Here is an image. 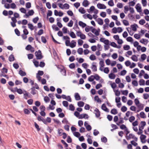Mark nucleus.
Listing matches in <instances>:
<instances>
[{"mask_svg": "<svg viewBox=\"0 0 149 149\" xmlns=\"http://www.w3.org/2000/svg\"><path fill=\"white\" fill-rule=\"evenodd\" d=\"M100 42L103 43L105 44L104 46L105 51L108 50L109 48V44L110 41L104 38H100Z\"/></svg>", "mask_w": 149, "mask_h": 149, "instance_id": "1", "label": "nucleus"}, {"mask_svg": "<svg viewBox=\"0 0 149 149\" xmlns=\"http://www.w3.org/2000/svg\"><path fill=\"white\" fill-rule=\"evenodd\" d=\"M76 42L74 40H72L71 42L70 40L67 41L65 45L67 46H69L71 48L75 47L76 45Z\"/></svg>", "mask_w": 149, "mask_h": 149, "instance_id": "2", "label": "nucleus"}, {"mask_svg": "<svg viewBox=\"0 0 149 149\" xmlns=\"http://www.w3.org/2000/svg\"><path fill=\"white\" fill-rule=\"evenodd\" d=\"M58 5L59 7L62 9H65V10H67L69 8L70 6L68 3H65L64 4L61 3H58Z\"/></svg>", "mask_w": 149, "mask_h": 149, "instance_id": "3", "label": "nucleus"}, {"mask_svg": "<svg viewBox=\"0 0 149 149\" xmlns=\"http://www.w3.org/2000/svg\"><path fill=\"white\" fill-rule=\"evenodd\" d=\"M77 36L80 37L81 39L84 40L86 38V36L80 31H77L76 33Z\"/></svg>", "mask_w": 149, "mask_h": 149, "instance_id": "4", "label": "nucleus"}, {"mask_svg": "<svg viewBox=\"0 0 149 149\" xmlns=\"http://www.w3.org/2000/svg\"><path fill=\"white\" fill-rule=\"evenodd\" d=\"M35 55L38 59H41L43 58L41 52L40 50L36 52L35 53Z\"/></svg>", "mask_w": 149, "mask_h": 149, "instance_id": "5", "label": "nucleus"}, {"mask_svg": "<svg viewBox=\"0 0 149 149\" xmlns=\"http://www.w3.org/2000/svg\"><path fill=\"white\" fill-rule=\"evenodd\" d=\"M34 13V12L33 10H29L28 12L26 13L25 15L24 16V17L25 18H28L30 16L33 15Z\"/></svg>", "mask_w": 149, "mask_h": 149, "instance_id": "6", "label": "nucleus"}, {"mask_svg": "<svg viewBox=\"0 0 149 149\" xmlns=\"http://www.w3.org/2000/svg\"><path fill=\"white\" fill-rule=\"evenodd\" d=\"M44 74V72L43 71L39 70L38 71V73L36 74V77L39 81H41V77L40 76Z\"/></svg>", "mask_w": 149, "mask_h": 149, "instance_id": "7", "label": "nucleus"}, {"mask_svg": "<svg viewBox=\"0 0 149 149\" xmlns=\"http://www.w3.org/2000/svg\"><path fill=\"white\" fill-rule=\"evenodd\" d=\"M91 31L96 36H97L99 35L100 30L99 29H97L94 28H92Z\"/></svg>", "mask_w": 149, "mask_h": 149, "instance_id": "8", "label": "nucleus"}, {"mask_svg": "<svg viewBox=\"0 0 149 149\" xmlns=\"http://www.w3.org/2000/svg\"><path fill=\"white\" fill-rule=\"evenodd\" d=\"M54 15L56 16L62 17L63 15V13L61 11H58L57 10H54Z\"/></svg>", "mask_w": 149, "mask_h": 149, "instance_id": "9", "label": "nucleus"}, {"mask_svg": "<svg viewBox=\"0 0 149 149\" xmlns=\"http://www.w3.org/2000/svg\"><path fill=\"white\" fill-rule=\"evenodd\" d=\"M12 22H11V24L12 26L14 27L16 26V23L17 22V20L15 17H12L11 18Z\"/></svg>", "mask_w": 149, "mask_h": 149, "instance_id": "10", "label": "nucleus"}, {"mask_svg": "<svg viewBox=\"0 0 149 149\" xmlns=\"http://www.w3.org/2000/svg\"><path fill=\"white\" fill-rule=\"evenodd\" d=\"M127 139L128 140L131 139H133L136 141H137V138L135 137L134 135L132 134H130L128 135L127 136Z\"/></svg>", "mask_w": 149, "mask_h": 149, "instance_id": "11", "label": "nucleus"}, {"mask_svg": "<svg viewBox=\"0 0 149 149\" xmlns=\"http://www.w3.org/2000/svg\"><path fill=\"white\" fill-rule=\"evenodd\" d=\"M24 98L25 99H27L28 98H30L31 96L29 95V93L26 91L24 90Z\"/></svg>", "mask_w": 149, "mask_h": 149, "instance_id": "12", "label": "nucleus"}, {"mask_svg": "<svg viewBox=\"0 0 149 149\" xmlns=\"http://www.w3.org/2000/svg\"><path fill=\"white\" fill-rule=\"evenodd\" d=\"M91 68L93 72H96L97 71V68L95 62H93L91 66Z\"/></svg>", "mask_w": 149, "mask_h": 149, "instance_id": "13", "label": "nucleus"}, {"mask_svg": "<svg viewBox=\"0 0 149 149\" xmlns=\"http://www.w3.org/2000/svg\"><path fill=\"white\" fill-rule=\"evenodd\" d=\"M97 7L99 9H105L107 8L106 6L104 4L100 3L97 4Z\"/></svg>", "mask_w": 149, "mask_h": 149, "instance_id": "14", "label": "nucleus"}, {"mask_svg": "<svg viewBox=\"0 0 149 149\" xmlns=\"http://www.w3.org/2000/svg\"><path fill=\"white\" fill-rule=\"evenodd\" d=\"M146 136L143 134H141L140 137V139L141 142L143 143H145L146 142Z\"/></svg>", "mask_w": 149, "mask_h": 149, "instance_id": "15", "label": "nucleus"}, {"mask_svg": "<svg viewBox=\"0 0 149 149\" xmlns=\"http://www.w3.org/2000/svg\"><path fill=\"white\" fill-rule=\"evenodd\" d=\"M100 65L99 70H100L103 68L105 65L104 62L103 60H101L99 62Z\"/></svg>", "mask_w": 149, "mask_h": 149, "instance_id": "16", "label": "nucleus"}, {"mask_svg": "<svg viewBox=\"0 0 149 149\" xmlns=\"http://www.w3.org/2000/svg\"><path fill=\"white\" fill-rule=\"evenodd\" d=\"M138 27V26L136 24H134L131 26V28L132 30L134 31H136L137 30V28Z\"/></svg>", "mask_w": 149, "mask_h": 149, "instance_id": "17", "label": "nucleus"}, {"mask_svg": "<svg viewBox=\"0 0 149 149\" xmlns=\"http://www.w3.org/2000/svg\"><path fill=\"white\" fill-rule=\"evenodd\" d=\"M136 8L138 12L141 13L142 12L141 8L139 3L136 4Z\"/></svg>", "mask_w": 149, "mask_h": 149, "instance_id": "18", "label": "nucleus"}, {"mask_svg": "<svg viewBox=\"0 0 149 149\" xmlns=\"http://www.w3.org/2000/svg\"><path fill=\"white\" fill-rule=\"evenodd\" d=\"M140 42L145 45H146L148 42V41L147 39L142 38L140 40Z\"/></svg>", "mask_w": 149, "mask_h": 149, "instance_id": "19", "label": "nucleus"}, {"mask_svg": "<svg viewBox=\"0 0 149 149\" xmlns=\"http://www.w3.org/2000/svg\"><path fill=\"white\" fill-rule=\"evenodd\" d=\"M90 2L87 0H84L82 3V5L84 7H87L90 4Z\"/></svg>", "mask_w": 149, "mask_h": 149, "instance_id": "20", "label": "nucleus"}, {"mask_svg": "<svg viewBox=\"0 0 149 149\" xmlns=\"http://www.w3.org/2000/svg\"><path fill=\"white\" fill-rule=\"evenodd\" d=\"M102 109L104 111L108 112H109V109L107 107L105 104H103L101 106Z\"/></svg>", "mask_w": 149, "mask_h": 149, "instance_id": "21", "label": "nucleus"}, {"mask_svg": "<svg viewBox=\"0 0 149 149\" xmlns=\"http://www.w3.org/2000/svg\"><path fill=\"white\" fill-rule=\"evenodd\" d=\"M101 71L103 72L106 74H108L109 71V68L108 67H106L103 69V68L100 70Z\"/></svg>", "mask_w": 149, "mask_h": 149, "instance_id": "22", "label": "nucleus"}, {"mask_svg": "<svg viewBox=\"0 0 149 149\" xmlns=\"http://www.w3.org/2000/svg\"><path fill=\"white\" fill-rule=\"evenodd\" d=\"M138 109H140V110H142L144 108V105L142 103H139L137 105H136Z\"/></svg>", "mask_w": 149, "mask_h": 149, "instance_id": "23", "label": "nucleus"}, {"mask_svg": "<svg viewBox=\"0 0 149 149\" xmlns=\"http://www.w3.org/2000/svg\"><path fill=\"white\" fill-rule=\"evenodd\" d=\"M95 101H96L98 103H101L102 102L101 100L99 98V96L97 95H96L94 98Z\"/></svg>", "mask_w": 149, "mask_h": 149, "instance_id": "24", "label": "nucleus"}, {"mask_svg": "<svg viewBox=\"0 0 149 149\" xmlns=\"http://www.w3.org/2000/svg\"><path fill=\"white\" fill-rule=\"evenodd\" d=\"M94 113L95 114L96 116L97 117H99L100 116V112L99 111V110L97 109L96 108L94 110Z\"/></svg>", "mask_w": 149, "mask_h": 149, "instance_id": "25", "label": "nucleus"}, {"mask_svg": "<svg viewBox=\"0 0 149 149\" xmlns=\"http://www.w3.org/2000/svg\"><path fill=\"white\" fill-rule=\"evenodd\" d=\"M124 123L123 119V118H120L118 121L116 123V124L118 125H119L120 124H122Z\"/></svg>", "mask_w": 149, "mask_h": 149, "instance_id": "26", "label": "nucleus"}, {"mask_svg": "<svg viewBox=\"0 0 149 149\" xmlns=\"http://www.w3.org/2000/svg\"><path fill=\"white\" fill-rule=\"evenodd\" d=\"M79 12L82 14H85L86 13V11L84 8L81 7L79 9Z\"/></svg>", "mask_w": 149, "mask_h": 149, "instance_id": "27", "label": "nucleus"}, {"mask_svg": "<svg viewBox=\"0 0 149 149\" xmlns=\"http://www.w3.org/2000/svg\"><path fill=\"white\" fill-rule=\"evenodd\" d=\"M131 59L135 62H137L138 61L137 57L135 55H133L131 57Z\"/></svg>", "mask_w": 149, "mask_h": 149, "instance_id": "28", "label": "nucleus"}, {"mask_svg": "<svg viewBox=\"0 0 149 149\" xmlns=\"http://www.w3.org/2000/svg\"><path fill=\"white\" fill-rule=\"evenodd\" d=\"M37 119L39 121H42L44 123H46V122L45 121V119L40 116L38 117Z\"/></svg>", "mask_w": 149, "mask_h": 149, "instance_id": "29", "label": "nucleus"}, {"mask_svg": "<svg viewBox=\"0 0 149 149\" xmlns=\"http://www.w3.org/2000/svg\"><path fill=\"white\" fill-rule=\"evenodd\" d=\"M79 25L82 28L85 27L86 26V24L85 23L81 21L79 22Z\"/></svg>", "mask_w": 149, "mask_h": 149, "instance_id": "30", "label": "nucleus"}, {"mask_svg": "<svg viewBox=\"0 0 149 149\" xmlns=\"http://www.w3.org/2000/svg\"><path fill=\"white\" fill-rule=\"evenodd\" d=\"M95 9V7L93 6H92L90 7L89 9L88 10V12L90 13H93V11Z\"/></svg>", "mask_w": 149, "mask_h": 149, "instance_id": "31", "label": "nucleus"}, {"mask_svg": "<svg viewBox=\"0 0 149 149\" xmlns=\"http://www.w3.org/2000/svg\"><path fill=\"white\" fill-rule=\"evenodd\" d=\"M113 91L114 92L116 96H118L120 95V92L118 90V89H116L115 90L114 89V90Z\"/></svg>", "mask_w": 149, "mask_h": 149, "instance_id": "32", "label": "nucleus"}, {"mask_svg": "<svg viewBox=\"0 0 149 149\" xmlns=\"http://www.w3.org/2000/svg\"><path fill=\"white\" fill-rule=\"evenodd\" d=\"M109 77L111 79H114L116 77V75L113 73H111L109 74Z\"/></svg>", "mask_w": 149, "mask_h": 149, "instance_id": "33", "label": "nucleus"}, {"mask_svg": "<svg viewBox=\"0 0 149 149\" xmlns=\"http://www.w3.org/2000/svg\"><path fill=\"white\" fill-rule=\"evenodd\" d=\"M74 97L75 99L77 100H79L81 99L80 97L79 93H75Z\"/></svg>", "mask_w": 149, "mask_h": 149, "instance_id": "34", "label": "nucleus"}, {"mask_svg": "<svg viewBox=\"0 0 149 149\" xmlns=\"http://www.w3.org/2000/svg\"><path fill=\"white\" fill-rule=\"evenodd\" d=\"M97 22L99 24L101 25H102L103 24V20L100 18L97 19Z\"/></svg>", "mask_w": 149, "mask_h": 149, "instance_id": "35", "label": "nucleus"}, {"mask_svg": "<svg viewBox=\"0 0 149 149\" xmlns=\"http://www.w3.org/2000/svg\"><path fill=\"white\" fill-rule=\"evenodd\" d=\"M45 121L46 122V123L44 124L47 125V123H51V119L50 117H47L46 119H45Z\"/></svg>", "mask_w": 149, "mask_h": 149, "instance_id": "36", "label": "nucleus"}, {"mask_svg": "<svg viewBox=\"0 0 149 149\" xmlns=\"http://www.w3.org/2000/svg\"><path fill=\"white\" fill-rule=\"evenodd\" d=\"M33 61L34 65L36 67H37L39 66V62L38 61H37L36 59H33Z\"/></svg>", "mask_w": 149, "mask_h": 149, "instance_id": "37", "label": "nucleus"}, {"mask_svg": "<svg viewBox=\"0 0 149 149\" xmlns=\"http://www.w3.org/2000/svg\"><path fill=\"white\" fill-rule=\"evenodd\" d=\"M111 113L112 114L115 115L118 113V111L116 109H113L111 110Z\"/></svg>", "mask_w": 149, "mask_h": 149, "instance_id": "38", "label": "nucleus"}, {"mask_svg": "<svg viewBox=\"0 0 149 149\" xmlns=\"http://www.w3.org/2000/svg\"><path fill=\"white\" fill-rule=\"evenodd\" d=\"M90 59L92 61H94L96 59L95 56L94 54H91L89 57Z\"/></svg>", "mask_w": 149, "mask_h": 149, "instance_id": "39", "label": "nucleus"}, {"mask_svg": "<svg viewBox=\"0 0 149 149\" xmlns=\"http://www.w3.org/2000/svg\"><path fill=\"white\" fill-rule=\"evenodd\" d=\"M110 85L113 91L114 90V89H116V88L117 87V85L114 82L111 84Z\"/></svg>", "mask_w": 149, "mask_h": 149, "instance_id": "40", "label": "nucleus"}, {"mask_svg": "<svg viewBox=\"0 0 149 149\" xmlns=\"http://www.w3.org/2000/svg\"><path fill=\"white\" fill-rule=\"evenodd\" d=\"M70 36L72 38H74L76 37V36L74 33L72 32H71L69 34Z\"/></svg>", "mask_w": 149, "mask_h": 149, "instance_id": "41", "label": "nucleus"}, {"mask_svg": "<svg viewBox=\"0 0 149 149\" xmlns=\"http://www.w3.org/2000/svg\"><path fill=\"white\" fill-rule=\"evenodd\" d=\"M58 133L60 136H62L64 133L63 132V130L61 129H58Z\"/></svg>", "mask_w": 149, "mask_h": 149, "instance_id": "42", "label": "nucleus"}, {"mask_svg": "<svg viewBox=\"0 0 149 149\" xmlns=\"http://www.w3.org/2000/svg\"><path fill=\"white\" fill-rule=\"evenodd\" d=\"M94 79H95L97 81H98L100 79L101 77L97 74H95L94 75H93Z\"/></svg>", "mask_w": 149, "mask_h": 149, "instance_id": "43", "label": "nucleus"}, {"mask_svg": "<svg viewBox=\"0 0 149 149\" xmlns=\"http://www.w3.org/2000/svg\"><path fill=\"white\" fill-rule=\"evenodd\" d=\"M19 74L21 76H25L26 75V72L22 70H20L19 72Z\"/></svg>", "mask_w": 149, "mask_h": 149, "instance_id": "44", "label": "nucleus"}, {"mask_svg": "<svg viewBox=\"0 0 149 149\" xmlns=\"http://www.w3.org/2000/svg\"><path fill=\"white\" fill-rule=\"evenodd\" d=\"M31 93L33 95H34L36 94L37 91L35 89L34 87H33L31 88Z\"/></svg>", "mask_w": 149, "mask_h": 149, "instance_id": "45", "label": "nucleus"}, {"mask_svg": "<svg viewBox=\"0 0 149 149\" xmlns=\"http://www.w3.org/2000/svg\"><path fill=\"white\" fill-rule=\"evenodd\" d=\"M17 92L20 94H23L24 93V90L22 91V89L20 88L18 89L17 88Z\"/></svg>", "mask_w": 149, "mask_h": 149, "instance_id": "46", "label": "nucleus"}, {"mask_svg": "<svg viewBox=\"0 0 149 149\" xmlns=\"http://www.w3.org/2000/svg\"><path fill=\"white\" fill-rule=\"evenodd\" d=\"M52 29L55 31H58L59 30V29L56 26V25L53 24L52 26Z\"/></svg>", "mask_w": 149, "mask_h": 149, "instance_id": "47", "label": "nucleus"}, {"mask_svg": "<svg viewBox=\"0 0 149 149\" xmlns=\"http://www.w3.org/2000/svg\"><path fill=\"white\" fill-rule=\"evenodd\" d=\"M127 72V71L126 70H124L120 72V75L121 76H124L126 74Z\"/></svg>", "mask_w": 149, "mask_h": 149, "instance_id": "48", "label": "nucleus"}, {"mask_svg": "<svg viewBox=\"0 0 149 149\" xmlns=\"http://www.w3.org/2000/svg\"><path fill=\"white\" fill-rule=\"evenodd\" d=\"M78 53L79 54H82L83 52V49L82 48H79L78 49L77 51Z\"/></svg>", "mask_w": 149, "mask_h": 149, "instance_id": "49", "label": "nucleus"}, {"mask_svg": "<svg viewBox=\"0 0 149 149\" xmlns=\"http://www.w3.org/2000/svg\"><path fill=\"white\" fill-rule=\"evenodd\" d=\"M8 59L9 61H13L14 60V56L11 54V55L8 58Z\"/></svg>", "mask_w": 149, "mask_h": 149, "instance_id": "50", "label": "nucleus"}, {"mask_svg": "<svg viewBox=\"0 0 149 149\" xmlns=\"http://www.w3.org/2000/svg\"><path fill=\"white\" fill-rule=\"evenodd\" d=\"M141 3L143 6L144 7H145L147 4V0H141Z\"/></svg>", "mask_w": 149, "mask_h": 149, "instance_id": "51", "label": "nucleus"}, {"mask_svg": "<svg viewBox=\"0 0 149 149\" xmlns=\"http://www.w3.org/2000/svg\"><path fill=\"white\" fill-rule=\"evenodd\" d=\"M73 22L72 20H70L67 24V26L70 27H72L73 26Z\"/></svg>", "mask_w": 149, "mask_h": 149, "instance_id": "52", "label": "nucleus"}, {"mask_svg": "<svg viewBox=\"0 0 149 149\" xmlns=\"http://www.w3.org/2000/svg\"><path fill=\"white\" fill-rule=\"evenodd\" d=\"M123 48L125 50H127L130 48V46L129 45H124Z\"/></svg>", "mask_w": 149, "mask_h": 149, "instance_id": "53", "label": "nucleus"}, {"mask_svg": "<svg viewBox=\"0 0 149 149\" xmlns=\"http://www.w3.org/2000/svg\"><path fill=\"white\" fill-rule=\"evenodd\" d=\"M126 29L127 30L130 35L132 36L133 35V33L132 32L131 29L129 27L127 28Z\"/></svg>", "mask_w": 149, "mask_h": 149, "instance_id": "54", "label": "nucleus"}, {"mask_svg": "<svg viewBox=\"0 0 149 149\" xmlns=\"http://www.w3.org/2000/svg\"><path fill=\"white\" fill-rule=\"evenodd\" d=\"M20 11L22 13L26 14V10L24 8H21L19 9Z\"/></svg>", "mask_w": 149, "mask_h": 149, "instance_id": "55", "label": "nucleus"}, {"mask_svg": "<svg viewBox=\"0 0 149 149\" xmlns=\"http://www.w3.org/2000/svg\"><path fill=\"white\" fill-rule=\"evenodd\" d=\"M121 92L123 95H127L128 93V91L127 90H122Z\"/></svg>", "mask_w": 149, "mask_h": 149, "instance_id": "56", "label": "nucleus"}, {"mask_svg": "<svg viewBox=\"0 0 149 149\" xmlns=\"http://www.w3.org/2000/svg\"><path fill=\"white\" fill-rule=\"evenodd\" d=\"M108 5L111 6H114V4L113 0H110L108 2Z\"/></svg>", "mask_w": 149, "mask_h": 149, "instance_id": "57", "label": "nucleus"}, {"mask_svg": "<svg viewBox=\"0 0 149 149\" xmlns=\"http://www.w3.org/2000/svg\"><path fill=\"white\" fill-rule=\"evenodd\" d=\"M77 104L79 107H83L84 106V103L82 101H79L78 102Z\"/></svg>", "mask_w": 149, "mask_h": 149, "instance_id": "58", "label": "nucleus"}, {"mask_svg": "<svg viewBox=\"0 0 149 149\" xmlns=\"http://www.w3.org/2000/svg\"><path fill=\"white\" fill-rule=\"evenodd\" d=\"M140 116L141 118H145L146 117V116L144 112H141L140 113Z\"/></svg>", "mask_w": 149, "mask_h": 149, "instance_id": "59", "label": "nucleus"}, {"mask_svg": "<svg viewBox=\"0 0 149 149\" xmlns=\"http://www.w3.org/2000/svg\"><path fill=\"white\" fill-rule=\"evenodd\" d=\"M145 23L146 21L144 19H141L139 22V23L141 25H143Z\"/></svg>", "mask_w": 149, "mask_h": 149, "instance_id": "60", "label": "nucleus"}, {"mask_svg": "<svg viewBox=\"0 0 149 149\" xmlns=\"http://www.w3.org/2000/svg\"><path fill=\"white\" fill-rule=\"evenodd\" d=\"M124 59L125 58L123 56L121 55L119 56L118 58V60H119V61L122 62L123 61H124Z\"/></svg>", "mask_w": 149, "mask_h": 149, "instance_id": "61", "label": "nucleus"}, {"mask_svg": "<svg viewBox=\"0 0 149 149\" xmlns=\"http://www.w3.org/2000/svg\"><path fill=\"white\" fill-rule=\"evenodd\" d=\"M111 57L113 59H116L118 57V55L116 53H113L111 56Z\"/></svg>", "mask_w": 149, "mask_h": 149, "instance_id": "62", "label": "nucleus"}, {"mask_svg": "<svg viewBox=\"0 0 149 149\" xmlns=\"http://www.w3.org/2000/svg\"><path fill=\"white\" fill-rule=\"evenodd\" d=\"M147 57L146 55L145 54H143L141 55V58L143 61L146 59Z\"/></svg>", "mask_w": 149, "mask_h": 149, "instance_id": "63", "label": "nucleus"}, {"mask_svg": "<svg viewBox=\"0 0 149 149\" xmlns=\"http://www.w3.org/2000/svg\"><path fill=\"white\" fill-rule=\"evenodd\" d=\"M84 42V41L81 39H79L78 40V45L80 46H81L82 45Z\"/></svg>", "mask_w": 149, "mask_h": 149, "instance_id": "64", "label": "nucleus"}]
</instances>
